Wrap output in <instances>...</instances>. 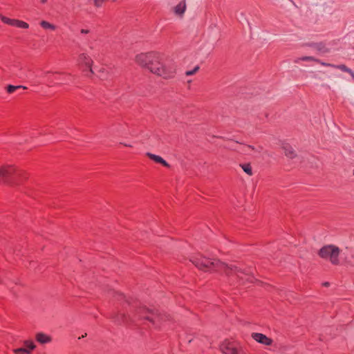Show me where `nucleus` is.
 <instances>
[{"mask_svg": "<svg viewBox=\"0 0 354 354\" xmlns=\"http://www.w3.org/2000/svg\"><path fill=\"white\" fill-rule=\"evenodd\" d=\"M164 55L158 52L151 51L140 53L135 62L142 68L165 80L174 78L176 73V64L173 61H165Z\"/></svg>", "mask_w": 354, "mask_h": 354, "instance_id": "1", "label": "nucleus"}, {"mask_svg": "<svg viewBox=\"0 0 354 354\" xmlns=\"http://www.w3.org/2000/svg\"><path fill=\"white\" fill-rule=\"evenodd\" d=\"M192 263L198 269L204 271H217L224 272L228 276H236L241 281H253L254 277L249 270L239 268L235 266H228L217 259H209L202 256L194 257L191 259Z\"/></svg>", "mask_w": 354, "mask_h": 354, "instance_id": "2", "label": "nucleus"}, {"mask_svg": "<svg viewBox=\"0 0 354 354\" xmlns=\"http://www.w3.org/2000/svg\"><path fill=\"white\" fill-rule=\"evenodd\" d=\"M15 180L21 182L28 178V174L24 170L16 168L13 165H5L0 167V181L8 183L10 178Z\"/></svg>", "mask_w": 354, "mask_h": 354, "instance_id": "3", "label": "nucleus"}, {"mask_svg": "<svg viewBox=\"0 0 354 354\" xmlns=\"http://www.w3.org/2000/svg\"><path fill=\"white\" fill-rule=\"evenodd\" d=\"M318 254L321 258L329 261L333 265L337 266L339 264L340 250L335 245H325L319 250Z\"/></svg>", "mask_w": 354, "mask_h": 354, "instance_id": "4", "label": "nucleus"}, {"mask_svg": "<svg viewBox=\"0 0 354 354\" xmlns=\"http://www.w3.org/2000/svg\"><path fill=\"white\" fill-rule=\"evenodd\" d=\"M139 319H147L153 324L157 321L164 320V315L157 314L145 307H140L136 311V315Z\"/></svg>", "mask_w": 354, "mask_h": 354, "instance_id": "5", "label": "nucleus"}, {"mask_svg": "<svg viewBox=\"0 0 354 354\" xmlns=\"http://www.w3.org/2000/svg\"><path fill=\"white\" fill-rule=\"evenodd\" d=\"M221 351L224 354H246L235 341L224 340L220 346Z\"/></svg>", "mask_w": 354, "mask_h": 354, "instance_id": "6", "label": "nucleus"}, {"mask_svg": "<svg viewBox=\"0 0 354 354\" xmlns=\"http://www.w3.org/2000/svg\"><path fill=\"white\" fill-rule=\"evenodd\" d=\"M93 64V61L88 54L82 53L78 55L77 65L82 71L93 73L92 70Z\"/></svg>", "mask_w": 354, "mask_h": 354, "instance_id": "7", "label": "nucleus"}, {"mask_svg": "<svg viewBox=\"0 0 354 354\" xmlns=\"http://www.w3.org/2000/svg\"><path fill=\"white\" fill-rule=\"evenodd\" d=\"M0 19L3 24L10 26L23 29H28L29 28V24L28 23L19 19L7 17L3 15L1 13H0Z\"/></svg>", "mask_w": 354, "mask_h": 354, "instance_id": "8", "label": "nucleus"}, {"mask_svg": "<svg viewBox=\"0 0 354 354\" xmlns=\"http://www.w3.org/2000/svg\"><path fill=\"white\" fill-rule=\"evenodd\" d=\"M252 338L259 343L262 344L270 346L272 344V339L268 337L266 335L259 333H253L252 334Z\"/></svg>", "mask_w": 354, "mask_h": 354, "instance_id": "9", "label": "nucleus"}, {"mask_svg": "<svg viewBox=\"0 0 354 354\" xmlns=\"http://www.w3.org/2000/svg\"><path fill=\"white\" fill-rule=\"evenodd\" d=\"M147 157H149V158H150L155 162L161 164L162 165H163L165 167H168V168L170 167L169 164L167 163L162 157H160L158 155L151 153H147Z\"/></svg>", "mask_w": 354, "mask_h": 354, "instance_id": "10", "label": "nucleus"}, {"mask_svg": "<svg viewBox=\"0 0 354 354\" xmlns=\"http://www.w3.org/2000/svg\"><path fill=\"white\" fill-rule=\"evenodd\" d=\"M186 10V3L185 0L180 1L177 6L174 8V12L176 15L183 17Z\"/></svg>", "mask_w": 354, "mask_h": 354, "instance_id": "11", "label": "nucleus"}, {"mask_svg": "<svg viewBox=\"0 0 354 354\" xmlns=\"http://www.w3.org/2000/svg\"><path fill=\"white\" fill-rule=\"evenodd\" d=\"M310 47L314 48L317 51L321 52L322 53H327L329 52V49L326 46L325 44L320 43H312L308 45Z\"/></svg>", "mask_w": 354, "mask_h": 354, "instance_id": "12", "label": "nucleus"}, {"mask_svg": "<svg viewBox=\"0 0 354 354\" xmlns=\"http://www.w3.org/2000/svg\"><path fill=\"white\" fill-rule=\"evenodd\" d=\"M36 340L40 344H46L51 342V337L46 334L39 333L36 335Z\"/></svg>", "mask_w": 354, "mask_h": 354, "instance_id": "13", "label": "nucleus"}, {"mask_svg": "<svg viewBox=\"0 0 354 354\" xmlns=\"http://www.w3.org/2000/svg\"><path fill=\"white\" fill-rule=\"evenodd\" d=\"M114 319L116 322L120 324H129L130 322V318L124 313H118L115 316Z\"/></svg>", "mask_w": 354, "mask_h": 354, "instance_id": "14", "label": "nucleus"}, {"mask_svg": "<svg viewBox=\"0 0 354 354\" xmlns=\"http://www.w3.org/2000/svg\"><path fill=\"white\" fill-rule=\"evenodd\" d=\"M239 166L248 176H251L253 175L252 168L250 163H242Z\"/></svg>", "mask_w": 354, "mask_h": 354, "instance_id": "15", "label": "nucleus"}, {"mask_svg": "<svg viewBox=\"0 0 354 354\" xmlns=\"http://www.w3.org/2000/svg\"><path fill=\"white\" fill-rule=\"evenodd\" d=\"M285 155L289 158H293L295 156V152L294 149L289 145L283 147Z\"/></svg>", "mask_w": 354, "mask_h": 354, "instance_id": "16", "label": "nucleus"}, {"mask_svg": "<svg viewBox=\"0 0 354 354\" xmlns=\"http://www.w3.org/2000/svg\"><path fill=\"white\" fill-rule=\"evenodd\" d=\"M23 348H26L30 353H32V351L35 348V345L32 341L26 340L24 342V347Z\"/></svg>", "mask_w": 354, "mask_h": 354, "instance_id": "17", "label": "nucleus"}, {"mask_svg": "<svg viewBox=\"0 0 354 354\" xmlns=\"http://www.w3.org/2000/svg\"><path fill=\"white\" fill-rule=\"evenodd\" d=\"M26 88H27V87L24 86H13V85H8L6 88V91L8 93H12L18 89H26Z\"/></svg>", "mask_w": 354, "mask_h": 354, "instance_id": "18", "label": "nucleus"}, {"mask_svg": "<svg viewBox=\"0 0 354 354\" xmlns=\"http://www.w3.org/2000/svg\"><path fill=\"white\" fill-rule=\"evenodd\" d=\"M245 149L244 151L245 152H248L249 151H252L255 153H260L263 149V148L261 147V146H259L258 147H254V146H252V145H245Z\"/></svg>", "mask_w": 354, "mask_h": 354, "instance_id": "19", "label": "nucleus"}, {"mask_svg": "<svg viewBox=\"0 0 354 354\" xmlns=\"http://www.w3.org/2000/svg\"><path fill=\"white\" fill-rule=\"evenodd\" d=\"M40 26L44 29H50L52 30H55L56 29V26L54 24L44 20L40 22Z\"/></svg>", "mask_w": 354, "mask_h": 354, "instance_id": "20", "label": "nucleus"}, {"mask_svg": "<svg viewBox=\"0 0 354 354\" xmlns=\"http://www.w3.org/2000/svg\"><path fill=\"white\" fill-rule=\"evenodd\" d=\"M333 68H338V69L341 70L342 71H344V72H346L348 73H351V70L344 64H340V65H335L334 64Z\"/></svg>", "mask_w": 354, "mask_h": 354, "instance_id": "21", "label": "nucleus"}, {"mask_svg": "<svg viewBox=\"0 0 354 354\" xmlns=\"http://www.w3.org/2000/svg\"><path fill=\"white\" fill-rule=\"evenodd\" d=\"M299 60H301V61H314V62H316L317 58H315L314 57H312V56H304V57L298 58L297 59H296L295 61V63H298Z\"/></svg>", "mask_w": 354, "mask_h": 354, "instance_id": "22", "label": "nucleus"}, {"mask_svg": "<svg viewBox=\"0 0 354 354\" xmlns=\"http://www.w3.org/2000/svg\"><path fill=\"white\" fill-rule=\"evenodd\" d=\"M13 352L15 354H31V353L22 347L14 349Z\"/></svg>", "mask_w": 354, "mask_h": 354, "instance_id": "23", "label": "nucleus"}, {"mask_svg": "<svg viewBox=\"0 0 354 354\" xmlns=\"http://www.w3.org/2000/svg\"><path fill=\"white\" fill-rule=\"evenodd\" d=\"M108 0H93V5L95 8H101Z\"/></svg>", "mask_w": 354, "mask_h": 354, "instance_id": "24", "label": "nucleus"}, {"mask_svg": "<svg viewBox=\"0 0 354 354\" xmlns=\"http://www.w3.org/2000/svg\"><path fill=\"white\" fill-rule=\"evenodd\" d=\"M199 70V66H196L193 70L187 71L185 72V75L187 76H190L194 75Z\"/></svg>", "mask_w": 354, "mask_h": 354, "instance_id": "25", "label": "nucleus"}, {"mask_svg": "<svg viewBox=\"0 0 354 354\" xmlns=\"http://www.w3.org/2000/svg\"><path fill=\"white\" fill-rule=\"evenodd\" d=\"M316 62L319 64H321V65H322V66H328V67H333V66H334V64L326 63V62H324L321 61L319 59H317Z\"/></svg>", "mask_w": 354, "mask_h": 354, "instance_id": "26", "label": "nucleus"}, {"mask_svg": "<svg viewBox=\"0 0 354 354\" xmlns=\"http://www.w3.org/2000/svg\"><path fill=\"white\" fill-rule=\"evenodd\" d=\"M113 294L114 295V297H115L118 300H122L124 299V296L121 293L113 291Z\"/></svg>", "mask_w": 354, "mask_h": 354, "instance_id": "27", "label": "nucleus"}, {"mask_svg": "<svg viewBox=\"0 0 354 354\" xmlns=\"http://www.w3.org/2000/svg\"><path fill=\"white\" fill-rule=\"evenodd\" d=\"M89 30L88 29H81L80 32L82 34H88L89 32Z\"/></svg>", "mask_w": 354, "mask_h": 354, "instance_id": "28", "label": "nucleus"}, {"mask_svg": "<svg viewBox=\"0 0 354 354\" xmlns=\"http://www.w3.org/2000/svg\"><path fill=\"white\" fill-rule=\"evenodd\" d=\"M48 0H39L40 3L45 4L47 3Z\"/></svg>", "mask_w": 354, "mask_h": 354, "instance_id": "29", "label": "nucleus"}, {"mask_svg": "<svg viewBox=\"0 0 354 354\" xmlns=\"http://www.w3.org/2000/svg\"><path fill=\"white\" fill-rule=\"evenodd\" d=\"M349 74L351 75V77L354 80V73L351 71V73H349Z\"/></svg>", "mask_w": 354, "mask_h": 354, "instance_id": "30", "label": "nucleus"}, {"mask_svg": "<svg viewBox=\"0 0 354 354\" xmlns=\"http://www.w3.org/2000/svg\"><path fill=\"white\" fill-rule=\"evenodd\" d=\"M328 284L329 283L328 282H326V283H324V285L326 286H328Z\"/></svg>", "mask_w": 354, "mask_h": 354, "instance_id": "31", "label": "nucleus"}, {"mask_svg": "<svg viewBox=\"0 0 354 354\" xmlns=\"http://www.w3.org/2000/svg\"><path fill=\"white\" fill-rule=\"evenodd\" d=\"M124 146L131 147V145H124Z\"/></svg>", "mask_w": 354, "mask_h": 354, "instance_id": "32", "label": "nucleus"}, {"mask_svg": "<svg viewBox=\"0 0 354 354\" xmlns=\"http://www.w3.org/2000/svg\"><path fill=\"white\" fill-rule=\"evenodd\" d=\"M53 73L52 72L48 71L46 72V74Z\"/></svg>", "mask_w": 354, "mask_h": 354, "instance_id": "33", "label": "nucleus"}, {"mask_svg": "<svg viewBox=\"0 0 354 354\" xmlns=\"http://www.w3.org/2000/svg\"><path fill=\"white\" fill-rule=\"evenodd\" d=\"M86 73H86V75H88V72H86ZM89 74H91V73H89Z\"/></svg>", "mask_w": 354, "mask_h": 354, "instance_id": "34", "label": "nucleus"}]
</instances>
